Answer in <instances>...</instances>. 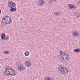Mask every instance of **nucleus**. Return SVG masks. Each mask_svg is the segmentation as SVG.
Instances as JSON below:
<instances>
[{
  "mask_svg": "<svg viewBox=\"0 0 80 80\" xmlns=\"http://www.w3.org/2000/svg\"><path fill=\"white\" fill-rule=\"evenodd\" d=\"M59 53H60L61 54V53H62V51H60V52H59Z\"/></svg>",
  "mask_w": 80,
  "mask_h": 80,
  "instance_id": "nucleus-23",
  "label": "nucleus"
},
{
  "mask_svg": "<svg viewBox=\"0 0 80 80\" xmlns=\"http://www.w3.org/2000/svg\"><path fill=\"white\" fill-rule=\"evenodd\" d=\"M53 14L54 15H55L56 16H57V15H60V12H54Z\"/></svg>",
  "mask_w": 80,
  "mask_h": 80,
  "instance_id": "nucleus-14",
  "label": "nucleus"
},
{
  "mask_svg": "<svg viewBox=\"0 0 80 80\" xmlns=\"http://www.w3.org/2000/svg\"><path fill=\"white\" fill-rule=\"evenodd\" d=\"M58 70L59 72L62 74H66L68 73V69L64 67L59 66Z\"/></svg>",
  "mask_w": 80,
  "mask_h": 80,
  "instance_id": "nucleus-2",
  "label": "nucleus"
},
{
  "mask_svg": "<svg viewBox=\"0 0 80 80\" xmlns=\"http://www.w3.org/2000/svg\"><path fill=\"white\" fill-rule=\"evenodd\" d=\"M4 53H6V54H7V55L8 54H9V52L8 51H7L5 52H4Z\"/></svg>",
  "mask_w": 80,
  "mask_h": 80,
  "instance_id": "nucleus-18",
  "label": "nucleus"
},
{
  "mask_svg": "<svg viewBox=\"0 0 80 80\" xmlns=\"http://www.w3.org/2000/svg\"><path fill=\"white\" fill-rule=\"evenodd\" d=\"M23 20V18H22L20 19V20Z\"/></svg>",
  "mask_w": 80,
  "mask_h": 80,
  "instance_id": "nucleus-22",
  "label": "nucleus"
},
{
  "mask_svg": "<svg viewBox=\"0 0 80 80\" xmlns=\"http://www.w3.org/2000/svg\"><path fill=\"white\" fill-rule=\"evenodd\" d=\"M61 58L64 60H68L69 59V55L67 53H63L61 54Z\"/></svg>",
  "mask_w": 80,
  "mask_h": 80,
  "instance_id": "nucleus-4",
  "label": "nucleus"
},
{
  "mask_svg": "<svg viewBox=\"0 0 80 80\" xmlns=\"http://www.w3.org/2000/svg\"><path fill=\"white\" fill-rule=\"evenodd\" d=\"M24 55L25 56H28L30 55V52L28 51H26L24 53Z\"/></svg>",
  "mask_w": 80,
  "mask_h": 80,
  "instance_id": "nucleus-16",
  "label": "nucleus"
},
{
  "mask_svg": "<svg viewBox=\"0 0 80 80\" xmlns=\"http://www.w3.org/2000/svg\"><path fill=\"white\" fill-rule=\"evenodd\" d=\"M49 80H54L53 79V78H50Z\"/></svg>",
  "mask_w": 80,
  "mask_h": 80,
  "instance_id": "nucleus-21",
  "label": "nucleus"
},
{
  "mask_svg": "<svg viewBox=\"0 0 80 80\" xmlns=\"http://www.w3.org/2000/svg\"><path fill=\"white\" fill-rule=\"evenodd\" d=\"M8 6L10 8H13L15 7V4L13 2H8Z\"/></svg>",
  "mask_w": 80,
  "mask_h": 80,
  "instance_id": "nucleus-7",
  "label": "nucleus"
},
{
  "mask_svg": "<svg viewBox=\"0 0 80 80\" xmlns=\"http://www.w3.org/2000/svg\"><path fill=\"white\" fill-rule=\"evenodd\" d=\"M67 8L69 9H73V8H77V7L75 5H74L73 4H68L67 5Z\"/></svg>",
  "mask_w": 80,
  "mask_h": 80,
  "instance_id": "nucleus-6",
  "label": "nucleus"
},
{
  "mask_svg": "<svg viewBox=\"0 0 80 80\" xmlns=\"http://www.w3.org/2000/svg\"><path fill=\"white\" fill-rule=\"evenodd\" d=\"M10 11L12 12H16L17 11V8H12L10 9Z\"/></svg>",
  "mask_w": 80,
  "mask_h": 80,
  "instance_id": "nucleus-12",
  "label": "nucleus"
},
{
  "mask_svg": "<svg viewBox=\"0 0 80 80\" xmlns=\"http://www.w3.org/2000/svg\"><path fill=\"white\" fill-rule=\"evenodd\" d=\"M80 50L79 49H76L74 50V52L76 53H78L80 52Z\"/></svg>",
  "mask_w": 80,
  "mask_h": 80,
  "instance_id": "nucleus-17",
  "label": "nucleus"
},
{
  "mask_svg": "<svg viewBox=\"0 0 80 80\" xmlns=\"http://www.w3.org/2000/svg\"><path fill=\"white\" fill-rule=\"evenodd\" d=\"M17 63H18V62H17Z\"/></svg>",
  "mask_w": 80,
  "mask_h": 80,
  "instance_id": "nucleus-27",
  "label": "nucleus"
},
{
  "mask_svg": "<svg viewBox=\"0 0 80 80\" xmlns=\"http://www.w3.org/2000/svg\"><path fill=\"white\" fill-rule=\"evenodd\" d=\"M5 72L6 75L7 76L12 77V76L16 75L15 72L12 69H8L7 68H6Z\"/></svg>",
  "mask_w": 80,
  "mask_h": 80,
  "instance_id": "nucleus-1",
  "label": "nucleus"
},
{
  "mask_svg": "<svg viewBox=\"0 0 80 80\" xmlns=\"http://www.w3.org/2000/svg\"><path fill=\"white\" fill-rule=\"evenodd\" d=\"M38 4L40 6H43L45 4V2L43 0H40L38 1Z\"/></svg>",
  "mask_w": 80,
  "mask_h": 80,
  "instance_id": "nucleus-9",
  "label": "nucleus"
},
{
  "mask_svg": "<svg viewBox=\"0 0 80 80\" xmlns=\"http://www.w3.org/2000/svg\"><path fill=\"white\" fill-rule=\"evenodd\" d=\"M78 5L80 4V0H79L78 2Z\"/></svg>",
  "mask_w": 80,
  "mask_h": 80,
  "instance_id": "nucleus-20",
  "label": "nucleus"
},
{
  "mask_svg": "<svg viewBox=\"0 0 80 80\" xmlns=\"http://www.w3.org/2000/svg\"><path fill=\"white\" fill-rule=\"evenodd\" d=\"M72 36H73V37H78V36L79 35V33H78V32L75 31L72 32Z\"/></svg>",
  "mask_w": 80,
  "mask_h": 80,
  "instance_id": "nucleus-10",
  "label": "nucleus"
},
{
  "mask_svg": "<svg viewBox=\"0 0 80 80\" xmlns=\"http://www.w3.org/2000/svg\"><path fill=\"white\" fill-rule=\"evenodd\" d=\"M79 15H80V13L78 12H76L74 13V16H77V18H78V17H79Z\"/></svg>",
  "mask_w": 80,
  "mask_h": 80,
  "instance_id": "nucleus-11",
  "label": "nucleus"
},
{
  "mask_svg": "<svg viewBox=\"0 0 80 80\" xmlns=\"http://www.w3.org/2000/svg\"><path fill=\"white\" fill-rule=\"evenodd\" d=\"M25 64L27 67H30L32 65V63L29 61H25Z\"/></svg>",
  "mask_w": 80,
  "mask_h": 80,
  "instance_id": "nucleus-8",
  "label": "nucleus"
},
{
  "mask_svg": "<svg viewBox=\"0 0 80 80\" xmlns=\"http://www.w3.org/2000/svg\"><path fill=\"white\" fill-rule=\"evenodd\" d=\"M17 68H18V70H19L20 71H21L22 70H25V68H26L25 67H24L22 64H20L18 66Z\"/></svg>",
  "mask_w": 80,
  "mask_h": 80,
  "instance_id": "nucleus-5",
  "label": "nucleus"
},
{
  "mask_svg": "<svg viewBox=\"0 0 80 80\" xmlns=\"http://www.w3.org/2000/svg\"><path fill=\"white\" fill-rule=\"evenodd\" d=\"M1 68V66H0V68Z\"/></svg>",
  "mask_w": 80,
  "mask_h": 80,
  "instance_id": "nucleus-26",
  "label": "nucleus"
},
{
  "mask_svg": "<svg viewBox=\"0 0 80 80\" xmlns=\"http://www.w3.org/2000/svg\"><path fill=\"white\" fill-rule=\"evenodd\" d=\"M7 60H9V58H7Z\"/></svg>",
  "mask_w": 80,
  "mask_h": 80,
  "instance_id": "nucleus-25",
  "label": "nucleus"
},
{
  "mask_svg": "<svg viewBox=\"0 0 80 80\" xmlns=\"http://www.w3.org/2000/svg\"><path fill=\"white\" fill-rule=\"evenodd\" d=\"M2 12V10L0 9V14L1 13V12Z\"/></svg>",
  "mask_w": 80,
  "mask_h": 80,
  "instance_id": "nucleus-24",
  "label": "nucleus"
},
{
  "mask_svg": "<svg viewBox=\"0 0 80 80\" xmlns=\"http://www.w3.org/2000/svg\"><path fill=\"white\" fill-rule=\"evenodd\" d=\"M44 80H50V78L48 77H45L44 78Z\"/></svg>",
  "mask_w": 80,
  "mask_h": 80,
  "instance_id": "nucleus-19",
  "label": "nucleus"
},
{
  "mask_svg": "<svg viewBox=\"0 0 80 80\" xmlns=\"http://www.w3.org/2000/svg\"><path fill=\"white\" fill-rule=\"evenodd\" d=\"M9 40V36L8 35H6L5 36V38L4 39V41H7V40Z\"/></svg>",
  "mask_w": 80,
  "mask_h": 80,
  "instance_id": "nucleus-15",
  "label": "nucleus"
},
{
  "mask_svg": "<svg viewBox=\"0 0 80 80\" xmlns=\"http://www.w3.org/2000/svg\"><path fill=\"white\" fill-rule=\"evenodd\" d=\"M1 35L2 36L1 38L3 40L5 39V33H2Z\"/></svg>",
  "mask_w": 80,
  "mask_h": 80,
  "instance_id": "nucleus-13",
  "label": "nucleus"
},
{
  "mask_svg": "<svg viewBox=\"0 0 80 80\" xmlns=\"http://www.w3.org/2000/svg\"><path fill=\"white\" fill-rule=\"evenodd\" d=\"M2 22L4 23H11V18L8 16H6L2 18Z\"/></svg>",
  "mask_w": 80,
  "mask_h": 80,
  "instance_id": "nucleus-3",
  "label": "nucleus"
}]
</instances>
